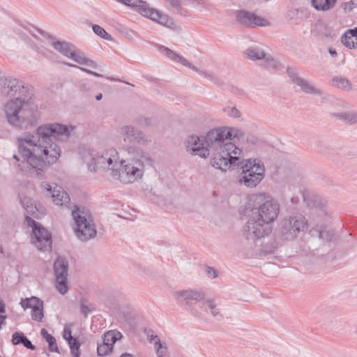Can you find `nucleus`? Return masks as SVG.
<instances>
[{
    "label": "nucleus",
    "mask_w": 357,
    "mask_h": 357,
    "mask_svg": "<svg viewBox=\"0 0 357 357\" xmlns=\"http://www.w3.org/2000/svg\"><path fill=\"white\" fill-rule=\"evenodd\" d=\"M261 240H262V238H261L260 243H259V247H258L259 250H257V252H256V253L253 256H248V255H247V251L245 248V239L243 241V247H242V252H243V255H245V257L251 258V257H255L257 256L266 255L268 254L273 253L275 248L272 245H270V246L266 245V246L262 247Z\"/></svg>",
    "instance_id": "obj_25"
},
{
    "label": "nucleus",
    "mask_w": 357,
    "mask_h": 357,
    "mask_svg": "<svg viewBox=\"0 0 357 357\" xmlns=\"http://www.w3.org/2000/svg\"><path fill=\"white\" fill-rule=\"evenodd\" d=\"M156 341L154 342V349L158 357H164L167 355L168 349L165 344H163L158 336H154Z\"/></svg>",
    "instance_id": "obj_33"
},
{
    "label": "nucleus",
    "mask_w": 357,
    "mask_h": 357,
    "mask_svg": "<svg viewBox=\"0 0 357 357\" xmlns=\"http://www.w3.org/2000/svg\"><path fill=\"white\" fill-rule=\"evenodd\" d=\"M122 337V334L117 331H109L106 332L102 339L108 346L113 349L114 343Z\"/></svg>",
    "instance_id": "obj_27"
},
{
    "label": "nucleus",
    "mask_w": 357,
    "mask_h": 357,
    "mask_svg": "<svg viewBox=\"0 0 357 357\" xmlns=\"http://www.w3.org/2000/svg\"><path fill=\"white\" fill-rule=\"evenodd\" d=\"M236 18L238 23L248 27L268 26L270 25V22L267 20L245 10H238Z\"/></svg>",
    "instance_id": "obj_17"
},
{
    "label": "nucleus",
    "mask_w": 357,
    "mask_h": 357,
    "mask_svg": "<svg viewBox=\"0 0 357 357\" xmlns=\"http://www.w3.org/2000/svg\"><path fill=\"white\" fill-rule=\"evenodd\" d=\"M26 222L32 228V243L41 251H49L52 249V234L47 229L31 218L26 216Z\"/></svg>",
    "instance_id": "obj_12"
},
{
    "label": "nucleus",
    "mask_w": 357,
    "mask_h": 357,
    "mask_svg": "<svg viewBox=\"0 0 357 357\" xmlns=\"http://www.w3.org/2000/svg\"><path fill=\"white\" fill-rule=\"evenodd\" d=\"M84 161L91 172L98 169L112 170L115 172L119 167V153L114 148L100 150L99 148L89 150L87 155L84 156Z\"/></svg>",
    "instance_id": "obj_6"
},
{
    "label": "nucleus",
    "mask_w": 357,
    "mask_h": 357,
    "mask_svg": "<svg viewBox=\"0 0 357 357\" xmlns=\"http://www.w3.org/2000/svg\"><path fill=\"white\" fill-rule=\"evenodd\" d=\"M266 55L264 50L258 46L250 47L244 52V56L252 61L264 59Z\"/></svg>",
    "instance_id": "obj_24"
},
{
    "label": "nucleus",
    "mask_w": 357,
    "mask_h": 357,
    "mask_svg": "<svg viewBox=\"0 0 357 357\" xmlns=\"http://www.w3.org/2000/svg\"><path fill=\"white\" fill-rule=\"evenodd\" d=\"M63 338L67 341L68 342V340H71L72 338H74L72 335H71V330L70 328L66 326L64 327V330H63Z\"/></svg>",
    "instance_id": "obj_48"
},
{
    "label": "nucleus",
    "mask_w": 357,
    "mask_h": 357,
    "mask_svg": "<svg viewBox=\"0 0 357 357\" xmlns=\"http://www.w3.org/2000/svg\"><path fill=\"white\" fill-rule=\"evenodd\" d=\"M46 342L48 343L49 350L51 352H56L59 353V348L56 344V339L52 335L50 337H47L45 339Z\"/></svg>",
    "instance_id": "obj_41"
},
{
    "label": "nucleus",
    "mask_w": 357,
    "mask_h": 357,
    "mask_svg": "<svg viewBox=\"0 0 357 357\" xmlns=\"http://www.w3.org/2000/svg\"><path fill=\"white\" fill-rule=\"evenodd\" d=\"M2 93L16 102L24 101L29 98V93L27 86H25L23 82L15 78H6L3 83Z\"/></svg>",
    "instance_id": "obj_13"
},
{
    "label": "nucleus",
    "mask_w": 357,
    "mask_h": 357,
    "mask_svg": "<svg viewBox=\"0 0 357 357\" xmlns=\"http://www.w3.org/2000/svg\"><path fill=\"white\" fill-rule=\"evenodd\" d=\"M130 8H136L137 11L142 16L169 29H175L176 24L174 19L160 10L151 8L143 0H116Z\"/></svg>",
    "instance_id": "obj_8"
},
{
    "label": "nucleus",
    "mask_w": 357,
    "mask_h": 357,
    "mask_svg": "<svg viewBox=\"0 0 357 357\" xmlns=\"http://www.w3.org/2000/svg\"><path fill=\"white\" fill-rule=\"evenodd\" d=\"M22 344L27 349H29L31 350H34L36 349L35 346L31 343V342L26 337H25Z\"/></svg>",
    "instance_id": "obj_50"
},
{
    "label": "nucleus",
    "mask_w": 357,
    "mask_h": 357,
    "mask_svg": "<svg viewBox=\"0 0 357 357\" xmlns=\"http://www.w3.org/2000/svg\"><path fill=\"white\" fill-rule=\"evenodd\" d=\"M321 211H322V213H324L325 215H326V214H327V213H326V210H325V208H321Z\"/></svg>",
    "instance_id": "obj_63"
},
{
    "label": "nucleus",
    "mask_w": 357,
    "mask_h": 357,
    "mask_svg": "<svg viewBox=\"0 0 357 357\" xmlns=\"http://www.w3.org/2000/svg\"><path fill=\"white\" fill-rule=\"evenodd\" d=\"M199 308L201 311L205 312L206 313H211V314L214 317H222L220 310L218 308L215 301L213 299H203L202 303H200Z\"/></svg>",
    "instance_id": "obj_23"
},
{
    "label": "nucleus",
    "mask_w": 357,
    "mask_h": 357,
    "mask_svg": "<svg viewBox=\"0 0 357 357\" xmlns=\"http://www.w3.org/2000/svg\"><path fill=\"white\" fill-rule=\"evenodd\" d=\"M337 0H311L312 6L317 10H328L333 8Z\"/></svg>",
    "instance_id": "obj_28"
},
{
    "label": "nucleus",
    "mask_w": 357,
    "mask_h": 357,
    "mask_svg": "<svg viewBox=\"0 0 357 357\" xmlns=\"http://www.w3.org/2000/svg\"><path fill=\"white\" fill-rule=\"evenodd\" d=\"M95 307L93 304L89 303L87 301L82 299L80 301V311L86 317L89 313L95 310Z\"/></svg>",
    "instance_id": "obj_38"
},
{
    "label": "nucleus",
    "mask_w": 357,
    "mask_h": 357,
    "mask_svg": "<svg viewBox=\"0 0 357 357\" xmlns=\"http://www.w3.org/2000/svg\"><path fill=\"white\" fill-rule=\"evenodd\" d=\"M243 213L248 220L243 227L247 255L253 256L259 250L261 238L273 230L272 223L280 213V204L266 193L253 195L245 204Z\"/></svg>",
    "instance_id": "obj_2"
},
{
    "label": "nucleus",
    "mask_w": 357,
    "mask_h": 357,
    "mask_svg": "<svg viewBox=\"0 0 357 357\" xmlns=\"http://www.w3.org/2000/svg\"><path fill=\"white\" fill-rule=\"evenodd\" d=\"M93 32L100 38L107 40H112V37L110 34H109L102 27L99 25L94 24L92 26Z\"/></svg>",
    "instance_id": "obj_35"
},
{
    "label": "nucleus",
    "mask_w": 357,
    "mask_h": 357,
    "mask_svg": "<svg viewBox=\"0 0 357 357\" xmlns=\"http://www.w3.org/2000/svg\"><path fill=\"white\" fill-rule=\"evenodd\" d=\"M25 337L22 333L15 332L12 336V343L15 345L22 344Z\"/></svg>",
    "instance_id": "obj_42"
},
{
    "label": "nucleus",
    "mask_w": 357,
    "mask_h": 357,
    "mask_svg": "<svg viewBox=\"0 0 357 357\" xmlns=\"http://www.w3.org/2000/svg\"><path fill=\"white\" fill-rule=\"evenodd\" d=\"M171 7L179 11L181 9V2L180 0H164Z\"/></svg>",
    "instance_id": "obj_45"
},
{
    "label": "nucleus",
    "mask_w": 357,
    "mask_h": 357,
    "mask_svg": "<svg viewBox=\"0 0 357 357\" xmlns=\"http://www.w3.org/2000/svg\"><path fill=\"white\" fill-rule=\"evenodd\" d=\"M63 63H64L65 65L68 66H70V67H73V68H78V69H79V70H82V71H84V72H86V73H89V74H90V75H94V76H96V77H103V75H101V74H100V73H98L93 72V71H92V70H89V69L85 68H83V67L78 66H77V65L72 64V63H67V62H63Z\"/></svg>",
    "instance_id": "obj_43"
},
{
    "label": "nucleus",
    "mask_w": 357,
    "mask_h": 357,
    "mask_svg": "<svg viewBox=\"0 0 357 357\" xmlns=\"http://www.w3.org/2000/svg\"><path fill=\"white\" fill-rule=\"evenodd\" d=\"M307 227L306 218L301 214L286 215L278 225V236L283 241H292Z\"/></svg>",
    "instance_id": "obj_9"
},
{
    "label": "nucleus",
    "mask_w": 357,
    "mask_h": 357,
    "mask_svg": "<svg viewBox=\"0 0 357 357\" xmlns=\"http://www.w3.org/2000/svg\"><path fill=\"white\" fill-rule=\"evenodd\" d=\"M223 111L230 117L239 118L241 116V112L236 107L227 106L223 109Z\"/></svg>",
    "instance_id": "obj_40"
},
{
    "label": "nucleus",
    "mask_w": 357,
    "mask_h": 357,
    "mask_svg": "<svg viewBox=\"0 0 357 357\" xmlns=\"http://www.w3.org/2000/svg\"><path fill=\"white\" fill-rule=\"evenodd\" d=\"M206 273L209 278H215L217 277V273L215 269L211 267L206 268Z\"/></svg>",
    "instance_id": "obj_51"
},
{
    "label": "nucleus",
    "mask_w": 357,
    "mask_h": 357,
    "mask_svg": "<svg viewBox=\"0 0 357 357\" xmlns=\"http://www.w3.org/2000/svg\"><path fill=\"white\" fill-rule=\"evenodd\" d=\"M53 268L56 278V289L60 294L63 295L68 291V261L64 257H59L54 263Z\"/></svg>",
    "instance_id": "obj_14"
},
{
    "label": "nucleus",
    "mask_w": 357,
    "mask_h": 357,
    "mask_svg": "<svg viewBox=\"0 0 357 357\" xmlns=\"http://www.w3.org/2000/svg\"><path fill=\"white\" fill-rule=\"evenodd\" d=\"M119 134L124 142H132L133 140L139 144L148 143L146 135L139 129L132 125H124L119 128Z\"/></svg>",
    "instance_id": "obj_18"
},
{
    "label": "nucleus",
    "mask_w": 357,
    "mask_h": 357,
    "mask_svg": "<svg viewBox=\"0 0 357 357\" xmlns=\"http://www.w3.org/2000/svg\"><path fill=\"white\" fill-rule=\"evenodd\" d=\"M312 236H317L320 239L324 241H331L333 236V233L331 231L327 230L326 227H317L311 230Z\"/></svg>",
    "instance_id": "obj_29"
},
{
    "label": "nucleus",
    "mask_w": 357,
    "mask_h": 357,
    "mask_svg": "<svg viewBox=\"0 0 357 357\" xmlns=\"http://www.w3.org/2000/svg\"><path fill=\"white\" fill-rule=\"evenodd\" d=\"M4 314H5L4 304L0 301V329L1 328V326L4 324L5 320L6 319V316Z\"/></svg>",
    "instance_id": "obj_47"
},
{
    "label": "nucleus",
    "mask_w": 357,
    "mask_h": 357,
    "mask_svg": "<svg viewBox=\"0 0 357 357\" xmlns=\"http://www.w3.org/2000/svg\"><path fill=\"white\" fill-rule=\"evenodd\" d=\"M42 187L51 195L53 202L59 206H66L70 203V198L68 194L63 189L55 184L43 182Z\"/></svg>",
    "instance_id": "obj_16"
},
{
    "label": "nucleus",
    "mask_w": 357,
    "mask_h": 357,
    "mask_svg": "<svg viewBox=\"0 0 357 357\" xmlns=\"http://www.w3.org/2000/svg\"><path fill=\"white\" fill-rule=\"evenodd\" d=\"M238 167L242 170L239 181L248 188L256 187L264 177V166L257 159L245 160L241 156Z\"/></svg>",
    "instance_id": "obj_11"
},
{
    "label": "nucleus",
    "mask_w": 357,
    "mask_h": 357,
    "mask_svg": "<svg viewBox=\"0 0 357 357\" xmlns=\"http://www.w3.org/2000/svg\"><path fill=\"white\" fill-rule=\"evenodd\" d=\"M102 93H99V94H98V95L96 96V99L97 100H101V99H102Z\"/></svg>",
    "instance_id": "obj_59"
},
{
    "label": "nucleus",
    "mask_w": 357,
    "mask_h": 357,
    "mask_svg": "<svg viewBox=\"0 0 357 357\" xmlns=\"http://www.w3.org/2000/svg\"><path fill=\"white\" fill-rule=\"evenodd\" d=\"M70 131L67 126L50 123L39 126L35 135L24 132L17 138L18 150L24 162L42 175L45 164H54L61 154L60 147L53 142L59 137H68Z\"/></svg>",
    "instance_id": "obj_1"
},
{
    "label": "nucleus",
    "mask_w": 357,
    "mask_h": 357,
    "mask_svg": "<svg viewBox=\"0 0 357 357\" xmlns=\"http://www.w3.org/2000/svg\"><path fill=\"white\" fill-rule=\"evenodd\" d=\"M244 139L245 134L243 131L230 127L211 129L204 137L206 149L208 150V155L211 152L222 150V148L229 142L235 143Z\"/></svg>",
    "instance_id": "obj_5"
},
{
    "label": "nucleus",
    "mask_w": 357,
    "mask_h": 357,
    "mask_svg": "<svg viewBox=\"0 0 357 357\" xmlns=\"http://www.w3.org/2000/svg\"><path fill=\"white\" fill-rule=\"evenodd\" d=\"M211 153V166L225 172L231 167L239 166L242 150L234 143L229 142L222 148V150L215 151Z\"/></svg>",
    "instance_id": "obj_7"
},
{
    "label": "nucleus",
    "mask_w": 357,
    "mask_h": 357,
    "mask_svg": "<svg viewBox=\"0 0 357 357\" xmlns=\"http://www.w3.org/2000/svg\"><path fill=\"white\" fill-rule=\"evenodd\" d=\"M154 336L155 335H151L149 336L150 342H153L154 343L156 341V339L154 338Z\"/></svg>",
    "instance_id": "obj_58"
},
{
    "label": "nucleus",
    "mask_w": 357,
    "mask_h": 357,
    "mask_svg": "<svg viewBox=\"0 0 357 357\" xmlns=\"http://www.w3.org/2000/svg\"><path fill=\"white\" fill-rule=\"evenodd\" d=\"M328 52L333 57H336L337 56V53L335 49L330 48Z\"/></svg>",
    "instance_id": "obj_54"
},
{
    "label": "nucleus",
    "mask_w": 357,
    "mask_h": 357,
    "mask_svg": "<svg viewBox=\"0 0 357 357\" xmlns=\"http://www.w3.org/2000/svg\"><path fill=\"white\" fill-rule=\"evenodd\" d=\"M181 63H182L183 66H186V67H188V68H190V69L193 70L194 71L197 72V73H199L200 74L201 70H198V68H197V67H195V66H193V65H192L190 62H189L186 59H185V58H184V59H183V61L181 62Z\"/></svg>",
    "instance_id": "obj_49"
},
{
    "label": "nucleus",
    "mask_w": 357,
    "mask_h": 357,
    "mask_svg": "<svg viewBox=\"0 0 357 357\" xmlns=\"http://www.w3.org/2000/svg\"><path fill=\"white\" fill-rule=\"evenodd\" d=\"M22 307L25 310L31 309V318L36 321H42L43 314V302L36 297L22 299L20 302Z\"/></svg>",
    "instance_id": "obj_20"
},
{
    "label": "nucleus",
    "mask_w": 357,
    "mask_h": 357,
    "mask_svg": "<svg viewBox=\"0 0 357 357\" xmlns=\"http://www.w3.org/2000/svg\"><path fill=\"white\" fill-rule=\"evenodd\" d=\"M75 227V233L77 238L86 241L96 237L97 231L90 212L84 208L75 206L72 211Z\"/></svg>",
    "instance_id": "obj_10"
},
{
    "label": "nucleus",
    "mask_w": 357,
    "mask_h": 357,
    "mask_svg": "<svg viewBox=\"0 0 357 357\" xmlns=\"http://www.w3.org/2000/svg\"><path fill=\"white\" fill-rule=\"evenodd\" d=\"M197 5L199 6L202 8L208 9L209 8V4L204 1H198Z\"/></svg>",
    "instance_id": "obj_52"
},
{
    "label": "nucleus",
    "mask_w": 357,
    "mask_h": 357,
    "mask_svg": "<svg viewBox=\"0 0 357 357\" xmlns=\"http://www.w3.org/2000/svg\"><path fill=\"white\" fill-rule=\"evenodd\" d=\"M70 59L80 65H84L94 69L98 68V66L93 60L87 58L83 52L76 50L75 47L74 48Z\"/></svg>",
    "instance_id": "obj_22"
},
{
    "label": "nucleus",
    "mask_w": 357,
    "mask_h": 357,
    "mask_svg": "<svg viewBox=\"0 0 357 357\" xmlns=\"http://www.w3.org/2000/svg\"><path fill=\"white\" fill-rule=\"evenodd\" d=\"M264 66L268 69H278L280 67V62L271 56L266 55L264 58Z\"/></svg>",
    "instance_id": "obj_37"
},
{
    "label": "nucleus",
    "mask_w": 357,
    "mask_h": 357,
    "mask_svg": "<svg viewBox=\"0 0 357 357\" xmlns=\"http://www.w3.org/2000/svg\"><path fill=\"white\" fill-rule=\"evenodd\" d=\"M120 357H133L131 354L125 353L120 356Z\"/></svg>",
    "instance_id": "obj_57"
},
{
    "label": "nucleus",
    "mask_w": 357,
    "mask_h": 357,
    "mask_svg": "<svg viewBox=\"0 0 357 357\" xmlns=\"http://www.w3.org/2000/svg\"><path fill=\"white\" fill-rule=\"evenodd\" d=\"M125 151L128 158L120 161L118 178L123 183H132L142 178L145 168L152 167L153 160L149 152L135 144L126 146ZM116 175L113 174L114 176Z\"/></svg>",
    "instance_id": "obj_3"
},
{
    "label": "nucleus",
    "mask_w": 357,
    "mask_h": 357,
    "mask_svg": "<svg viewBox=\"0 0 357 357\" xmlns=\"http://www.w3.org/2000/svg\"><path fill=\"white\" fill-rule=\"evenodd\" d=\"M187 151L193 155H199L202 158L208 156V150L206 149L204 139L202 140L196 135L189 136L185 142Z\"/></svg>",
    "instance_id": "obj_19"
},
{
    "label": "nucleus",
    "mask_w": 357,
    "mask_h": 357,
    "mask_svg": "<svg viewBox=\"0 0 357 357\" xmlns=\"http://www.w3.org/2000/svg\"><path fill=\"white\" fill-rule=\"evenodd\" d=\"M333 115L337 119L349 124H354L357 123V113L354 112L334 113Z\"/></svg>",
    "instance_id": "obj_30"
},
{
    "label": "nucleus",
    "mask_w": 357,
    "mask_h": 357,
    "mask_svg": "<svg viewBox=\"0 0 357 357\" xmlns=\"http://www.w3.org/2000/svg\"><path fill=\"white\" fill-rule=\"evenodd\" d=\"M70 348V353L74 357H79V347L80 344L79 341L76 338H72L71 340H68V342Z\"/></svg>",
    "instance_id": "obj_36"
},
{
    "label": "nucleus",
    "mask_w": 357,
    "mask_h": 357,
    "mask_svg": "<svg viewBox=\"0 0 357 357\" xmlns=\"http://www.w3.org/2000/svg\"><path fill=\"white\" fill-rule=\"evenodd\" d=\"M26 210H27V211H28L29 213H34V211H33L32 207L31 208V209H28V208H26Z\"/></svg>",
    "instance_id": "obj_62"
},
{
    "label": "nucleus",
    "mask_w": 357,
    "mask_h": 357,
    "mask_svg": "<svg viewBox=\"0 0 357 357\" xmlns=\"http://www.w3.org/2000/svg\"><path fill=\"white\" fill-rule=\"evenodd\" d=\"M175 296L178 302L183 303L188 306L198 304L199 307L200 303L204 298V294L202 292L191 289L177 291Z\"/></svg>",
    "instance_id": "obj_21"
},
{
    "label": "nucleus",
    "mask_w": 357,
    "mask_h": 357,
    "mask_svg": "<svg viewBox=\"0 0 357 357\" xmlns=\"http://www.w3.org/2000/svg\"><path fill=\"white\" fill-rule=\"evenodd\" d=\"M24 208H25L26 209V208H28V209H29V206H24Z\"/></svg>",
    "instance_id": "obj_64"
},
{
    "label": "nucleus",
    "mask_w": 357,
    "mask_h": 357,
    "mask_svg": "<svg viewBox=\"0 0 357 357\" xmlns=\"http://www.w3.org/2000/svg\"><path fill=\"white\" fill-rule=\"evenodd\" d=\"M341 41L344 45L349 49L357 48V43H355V35L354 33H350V29L342 36Z\"/></svg>",
    "instance_id": "obj_32"
},
{
    "label": "nucleus",
    "mask_w": 357,
    "mask_h": 357,
    "mask_svg": "<svg viewBox=\"0 0 357 357\" xmlns=\"http://www.w3.org/2000/svg\"><path fill=\"white\" fill-rule=\"evenodd\" d=\"M40 335H41L42 337L45 340L47 339V337H50L51 335L50 334H49L47 333V331L45 328H43L41 330Z\"/></svg>",
    "instance_id": "obj_53"
},
{
    "label": "nucleus",
    "mask_w": 357,
    "mask_h": 357,
    "mask_svg": "<svg viewBox=\"0 0 357 357\" xmlns=\"http://www.w3.org/2000/svg\"><path fill=\"white\" fill-rule=\"evenodd\" d=\"M160 50L162 54H165L169 59H170L176 62L181 63V62L183 61V60L184 59V57H183L182 56L177 54L176 52H173L172 50H170L167 47H165L164 46H161L160 47Z\"/></svg>",
    "instance_id": "obj_34"
},
{
    "label": "nucleus",
    "mask_w": 357,
    "mask_h": 357,
    "mask_svg": "<svg viewBox=\"0 0 357 357\" xmlns=\"http://www.w3.org/2000/svg\"><path fill=\"white\" fill-rule=\"evenodd\" d=\"M112 350L113 349L103 341L102 344H98L97 353L100 356H105L109 354Z\"/></svg>",
    "instance_id": "obj_39"
},
{
    "label": "nucleus",
    "mask_w": 357,
    "mask_h": 357,
    "mask_svg": "<svg viewBox=\"0 0 357 357\" xmlns=\"http://www.w3.org/2000/svg\"><path fill=\"white\" fill-rule=\"evenodd\" d=\"M107 78L109 79V77H107ZM109 79L116 81V82H121V80L119 79L114 78V77H110Z\"/></svg>",
    "instance_id": "obj_61"
},
{
    "label": "nucleus",
    "mask_w": 357,
    "mask_h": 357,
    "mask_svg": "<svg viewBox=\"0 0 357 357\" xmlns=\"http://www.w3.org/2000/svg\"><path fill=\"white\" fill-rule=\"evenodd\" d=\"M331 82L334 86L342 90L350 91L352 88L351 82L344 77H335L332 79Z\"/></svg>",
    "instance_id": "obj_31"
},
{
    "label": "nucleus",
    "mask_w": 357,
    "mask_h": 357,
    "mask_svg": "<svg viewBox=\"0 0 357 357\" xmlns=\"http://www.w3.org/2000/svg\"><path fill=\"white\" fill-rule=\"evenodd\" d=\"M299 176H300L299 172L298 170H296L295 172L291 176H290V177L292 178L293 179H296Z\"/></svg>",
    "instance_id": "obj_56"
},
{
    "label": "nucleus",
    "mask_w": 357,
    "mask_h": 357,
    "mask_svg": "<svg viewBox=\"0 0 357 357\" xmlns=\"http://www.w3.org/2000/svg\"><path fill=\"white\" fill-rule=\"evenodd\" d=\"M13 158V159H15L17 162H19V161H20V158H19V156H18V155H17L14 154Z\"/></svg>",
    "instance_id": "obj_60"
},
{
    "label": "nucleus",
    "mask_w": 357,
    "mask_h": 357,
    "mask_svg": "<svg viewBox=\"0 0 357 357\" xmlns=\"http://www.w3.org/2000/svg\"><path fill=\"white\" fill-rule=\"evenodd\" d=\"M287 73L293 84L299 87L302 92L317 96H322L324 95L323 91L320 89L316 87L309 80L300 76L293 68H288Z\"/></svg>",
    "instance_id": "obj_15"
},
{
    "label": "nucleus",
    "mask_w": 357,
    "mask_h": 357,
    "mask_svg": "<svg viewBox=\"0 0 357 357\" xmlns=\"http://www.w3.org/2000/svg\"><path fill=\"white\" fill-rule=\"evenodd\" d=\"M192 312L194 314H196L197 316H201L202 314V312H199L196 307H192Z\"/></svg>",
    "instance_id": "obj_55"
},
{
    "label": "nucleus",
    "mask_w": 357,
    "mask_h": 357,
    "mask_svg": "<svg viewBox=\"0 0 357 357\" xmlns=\"http://www.w3.org/2000/svg\"><path fill=\"white\" fill-rule=\"evenodd\" d=\"M16 102L10 100L4 106V113L8 122L22 129H28L36 125L39 118L37 109L31 105L28 99Z\"/></svg>",
    "instance_id": "obj_4"
},
{
    "label": "nucleus",
    "mask_w": 357,
    "mask_h": 357,
    "mask_svg": "<svg viewBox=\"0 0 357 357\" xmlns=\"http://www.w3.org/2000/svg\"><path fill=\"white\" fill-rule=\"evenodd\" d=\"M200 74L203 75L206 79L215 82V84H219L220 79L213 73H211L207 71H202L200 72Z\"/></svg>",
    "instance_id": "obj_44"
},
{
    "label": "nucleus",
    "mask_w": 357,
    "mask_h": 357,
    "mask_svg": "<svg viewBox=\"0 0 357 357\" xmlns=\"http://www.w3.org/2000/svg\"><path fill=\"white\" fill-rule=\"evenodd\" d=\"M52 45L57 51L68 58H70L75 48L73 45L65 41L52 42Z\"/></svg>",
    "instance_id": "obj_26"
},
{
    "label": "nucleus",
    "mask_w": 357,
    "mask_h": 357,
    "mask_svg": "<svg viewBox=\"0 0 357 357\" xmlns=\"http://www.w3.org/2000/svg\"><path fill=\"white\" fill-rule=\"evenodd\" d=\"M357 6V4L355 3V1H350L349 2H344L342 4V8L345 10V11H351L354 8H356Z\"/></svg>",
    "instance_id": "obj_46"
}]
</instances>
